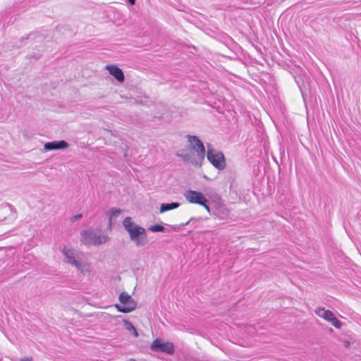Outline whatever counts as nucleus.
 I'll list each match as a JSON object with an SVG mask.
<instances>
[{"label": "nucleus", "instance_id": "obj_21", "mask_svg": "<svg viewBox=\"0 0 361 361\" xmlns=\"http://www.w3.org/2000/svg\"><path fill=\"white\" fill-rule=\"evenodd\" d=\"M177 155H178V156H179V157H183L184 159H187V156H186V155H185V156H183V155H180V154H178Z\"/></svg>", "mask_w": 361, "mask_h": 361}, {"label": "nucleus", "instance_id": "obj_4", "mask_svg": "<svg viewBox=\"0 0 361 361\" xmlns=\"http://www.w3.org/2000/svg\"><path fill=\"white\" fill-rule=\"evenodd\" d=\"M119 300L122 305H116L115 306L120 312H130L136 308V302L127 293H121L119 295Z\"/></svg>", "mask_w": 361, "mask_h": 361}, {"label": "nucleus", "instance_id": "obj_12", "mask_svg": "<svg viewBox=\"0 0 361 361\" xmlns=\"http://www.w3.org/2000/svg\"><path fill=\"white\" fill-rule=\"evenodd\" d=\"M179 206L180 204L178 202L162 203L160 206V213H164L165 212L176 209Z\"/></svg>", "mask_w": 361, "mask_h": 361}, {"label": "nucleus", "instance_id": "obj_18", "mask_svg": "<svg viewBox=\"0 0 361 361\" xmlns=\"http://www.w3.org/2000/svg\"><path fill=\"white\" fill-rule=\"evenodd\" d=\"M207 202H204V204H201L209 212L210 211L209 207L206 204Z\"/></svg>", "mask_w": 361, "mask_h": 361}, {"label": "nucleus", "instance_id": "obj_20", "mask_svg": "<svg viewBox=\"0 0 361 361\" xmlns=\"http://www.w3.org/2000/svg\"><path fill=\"white\" fill-rule=\"evenodd\" d=\"M193 220H194V219H190L188 222H186L185 224H184L183 226H186V225H188L189 223L192 222Z\"/></svg>", "mask_w": 361, "mask_h": 361}, {"label": "nucleus", "instance_id": "obj_22", "mask_svg": "<svg viewBox=\"0 0 361 361\" xmlns=\"http://www.w3.org/2000/svg\"><path fill=\"white\" fill-rule=\"evenodd\" d=\"M195 165H199V166H200V165H201V163H200V164H199L198 162H196V163H195Z\"/></svg>", "mask_w": 361, "mask_h": 361}, {"label": "nucleus", "instance_id": "obj_9", "mask_svg": "<svg viewBox=\"0 0 361 361\" xmlns=\"http://www.w3.org/2000/svg\"><path fill=\"white\" fill-rule=\"evenodd\" d=\"M185 200L192 204H204V202H207L204 195L198 191L188 190L183 193Z\"/></svg>", "mask_w": 361, "mask_h": 361}, {"label": "nucleus", "instance_id": "obj_13", "mask_svg": "<svg viewBox=\"0 0 361 361\" xmlns=\"http://www.w3.org/2000/svg\"><path fill=\"white\" fill-rule=\"evenodd\" d=\"M123 324H124V326H125L126 330H128L130 332H132L133 336L135 338L138 337L139 334H138L136 329L135 328V326H133V324L130 322L124 319L123 320Z\"/></svg>", "mask_w": 361, "mask_h": 361}, {"label": "nucleus", "instance_id": "obj_7", "mask_svg": "<svg viewBox=\"0 0 361 361\" xmlns=\"http://www.w3.org/2000/svg\"><path fill=\"white\" fill-rule=\"evenodd\" d=\"M189 147L192 150L197 152L198 159L202 161L205 156V149L202 141L195 135H187Z\"/></svg>", "mask_w": 361, "mask_h": 361}, {"label": "nucleus", "instance_id": "obj_8", "mask_svg": "<svg viewBox=\"0 0 361 361\" xmlns=\"http://www.w3.org/2000/svg\"><path fill=\"white\" fill-rule=\"evenodd\" d=\"M151 349L154 351H160L172 355L174 353V346L170 342H164L159 338L155 339L152 345Z\"/></svg>", "mask_w": 361, "mask_h": 361}, {"label": "nucleus", "instance_id": "obj_16", "mask_svg": "<svg viewBox=\"0 0 361 361\" xmlns=\"http://www.w3.org/2000/svg\"><path fill=\"white\" fill-rule=\"evenodd\" d=\"M81 218H82L81 214H76L71 218V221L73 223V222H75L76 221L80 219Z\"/></svg>", "mask_w": 361, "mask_h": 361}, {"label": "nucleus", "instance_id": "obj_23", "mask_svg": "<svg viewBox=\"0 0 361 361\" xmlns=\"http://www.w3.org/2000/svg\"><path fill=\"white\" fill-rule=\"evenodd\" d=\"M130 361H136V360H135L132 359V360H130Z\"/></svg>", "mask_w": 361, "mask_h": 361}, {"label": "nucleus", "instance_id": "obj_5", "mask_svg": "<svg viewBox=\"0 0 361 361\" xmlns=\"http://www.w3.org/2000/svg\"><path fill=\"white\" fill-rule=\"evenodd\" d=\"M207 159L211 162V164L214 166H215L218 169H224L226 166L224 154L221 152L209 148V146H207Z\"/></svg>", "mask_w": 361, "mask_h": 361}, {"label": "nucleus", "instance_id": "obj_19", "mask_svg": "<svg viewBox=\"0 0 361 361\" xmlns=\"http://www.w3.org/2000/svg\"><path fill=\"white\" fill-rule=\"evenodd\" d=\"M128 1L130 4V5H134L135 3V0H128Z\"/></svg>", "mask_w": 361, "mask_h": 361}, {"label": "nucleus", "instance_id": "obj_1", "mask_svg": "<svg viewBox=\"0 0 361 361\" xmlns=\"http://www.w3.org/2000/svg\"><path fill=\"white\" fill-rule=\"evenodd\" d=\"M61 252L64 256V262L75 267L82 273L89 272L90 263L87 257L82 252L78 251L68 245L64 246Z\"/></svg>", "mask_w": 361, "mask_h": 361}, {"label": "nucleus", "instance_id": "obj_14", "mask_svg": "<svg viewBox=\"0 0 361 361\" xmlns=\"http://www.w3.org/2000/svg\"><path fill=\"white\" fill-rule=\"evenodd\" d=\"M121 212H122V210L120 209L112 208L111 209V215H110V217H109L110 224H111V221L114 219H116Z\"/></svg>", "mask_w": 361, "mask_h": 361}, {"label": "nucleus", "instance_id": "obj_11", "mask_svg": "<svg viewBox=\"0 0 361 361\" xmlns=\"http://www.w3.org/2000/svg\"><path fill=\"white\" fill-rule=\"evenodd\" d=\"M106 69L109 74L114 76L118 82H123L125 80L123 71L114 65L106 66Z\"/></svg>", "mask_w": 361, "mask_h": 361}, {"label": "nucleus", "instance_id": "obj_17", "mask_svg": "<svg viewBox=\"0 0 361 361\" xmlns=\"http://www.w3.org/2000/svg\"><path fill=\"white\" fill-rule=\"evenodd\" d=\"M20 361H33V358L31 357H25L21 358Z\"/></svg>", "mask_w": 361, "mask_h": 361}, {"label": "nucleus", "instance_id": "obj_3", "mask_svg": "<svg viewBox=\"0 0 361 361\" xmlns=\"http://www.w3.org/2000/svg\"><path fill=\"white\" fill-rule=\"evenodd\" d=\"M80 234L81 241L87 245H99L105 243L109 240L107 235H97L96 233L90 230L82 231Z\"/></svg>", "mask_w": 361, "mask_h": 361}, {"label": "nucleus", "instance_id": "obj_6", "mask_svg": "<svg viewBox=\"0 0 361 361\" xmlns=\"http://www.w3.org/2000/svg\"><path fill=\"white\" fill-rule=\"evenodd\" d=\"M315 313L318 317L330 322L336 329H341L343 326L342 322L335 317L331 311L324 307H318L315 310Z\"/></svg>", "mask_w": 361, "mask_h": 361}, {"label": "nucleus", "instance_id": "obj_10", "mask_svg": "<svg viewBox=\"0 0 361 361\" xmlns=\"http://www.w3.org/2000/svg\"><path fill=\"white\" fill-rule=\"evenodd\" d=\"M68 147V142L64 140L48 142H46L44 145V147L47 151L55 149H66Z\"/></svg>", "mask_w": 361, "mask_h": 361}, {"label": "nucleus", "instance_id": "obj_2", "mask_svg": "<svg viewBox=\"0 0 361 361\" xmlns=\"http://www.w3.org/2000/svg\"><path fill=\"white\" fill-rule=\"evenodd\" d=\"M123 226L129 234L130 240L133 241L137 247H142L147 244V235L146 230L143 227L134 223L130 217H126L124 219Z\"/></svg>", "mask_w": 361, "mask_h": 361}, {"label": "nucleus", "instance_id": "obj_15", "mask_svg": "<svg viewBox=\"0 0 361 361\" xmlns=\"http://www.w3.org/2000/svg\"><path fill=\"white\" fill-rule=\"evenodd\" d=\"M148 229L152 232H162L164 231V226L158 224L152 226Z\"/></svg>", "mask_w": 361, "mask_h": 361}]
</instances>
